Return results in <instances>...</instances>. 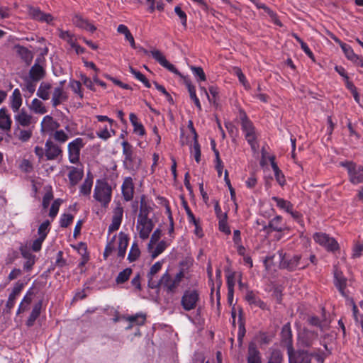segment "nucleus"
Segmentation results:
<instances>
[{
	"mask_svg": "<svg viewBox=\"0 0 363 363\" xmlns=\"http://www.w3.org/2000/svg\"><path fill=\"white\" fill-rule=\"evenodd\" d=\"M34 126L22 128L17 126L14 129L15 137L21 142L28 141L33 135Z\"/></svg>",
	"mask_w": 363,
	"mask_h": 363,
	"instance_id": "18",
	"label": "nucleus"
},
{
	"mask_svg": "<svg viewBox=\"0 0 363 363\" xmlns=\"http://www.w3.org/2000/svg\"><path fill=\"white\" fill-rule=\"evenodd\" d=\"M272 200L276 201L277 206L281 209L285 210L286 212H291V210L293 209V205L290 201L276 196L272 197Z\"/></svg>",
	"mask_w": 363,
	"mask_h": 363,
	"instance_id": "43",
	"label": "nucleus"
},
{
	"mask_svg": "<svg viewBox=\"0 0 363 363\" xmlns=\"http://www.w3.org/2000/svg\"><path fill=\"white\" fill-rule=\"evenodd\" d=\"M203 90L204 91L206 96L208 97L209 102L215 104L216 101L217 96L218 94V88L215 87V86L209 87V92L211 94L212 97H211L208 95V94L205 88H203Z\"/></svg>",
	"mask_w": 363,
	"mask_h": 363,
	"instance_id": "57",
	"label": "nucleus"
},
{
	"mask_svg": "<svg viewBox=\"0 0 363 363\" xmlns=\"http://www.w3.org/2000/svg\"><path fill=\"white\" fill-rule=\"evenodd\" d=\"M28 9V15L33 20L48 23H50L53 20L52 16L50 13H43L39 8L29 6Z\"/></svg>",
	"mask_w": 363,
	"mask_h": 363,
	"instance_id": "11",
	"label": "nucleus"
},
{
	"mask_svg": "<svg viewBox=\"0 0 363 363\" xmlns=\"http://www.w3.org/2000/svg\"><path fill=\"white\" fill-rule=\"evenodd\" d=\"M17 126L28 128L33 123V118L31 115L28 114L26 111L23 108L18 111V113L14 116Z\"/></svg>",
	"mask_w": 363,
	"mask_h": 363,
	"instance_id": "12",
	"label": "nucleus"
},
{
	"mask_svg": "<svg viewBox=\"0 0 363 363\" xmlns=\"http://www.w3.org/2000/svg\"><path fill=\"white\" fill-rule=\"evenodd\" d=\"M342 77L344 78L345 82V86L346 88L351 92L352 94L355 101L359 104V105H362V103L360 102V96L357 91V89L355 86L353 84L352 82L349 80V78L347 75H345L343 72L342 71Z\"/></svg>",
	"mask_w": 363,
	"mask_h": 363,
	"instance_id": "29",
	"label": "nucleus"
},
{
	"mask_svg": "<svg viewBox=\"0 0 363 363\" xmlns=\"http://www.w3.org/2000/svg\"><path fill=\"white\" fill-rule=\"evenodd\" d=\"M289 363H310L311 356L305 351L294 352L292 347L288 349Z\"/></svg>",
	"mask_w": 363,
	"mask_h": 363,
	"instance_id": "10",
	"label": "nucleus"
},
{
	"mask_svg": "<svg viewBox=\"0 0 363 363\" xmlns=\"http://www.w3.org/2000/svg\"><path fill=\"white\" fill-rule=\"evenodd\" d=\"M192 153L194 155L195 160L196 161V162L199 163L201 160V150H200V145L197 140V134L196 133H195V139H194V142Z\"/></svg>",
	"mask_w": 363,
	"mask_h": 363,
	"instance_id": "54",
	"label": "nucleus"
},
{
	"mask_svg": "<svg viewBox=\"0 0 363 363\" xmlns=\"http://www.w3.org/2000/svg\"><path fill=\"white\" fill-rule=\"evenodd\" d=\"M163 286L167 293H175L177 284L172 280L170 274L168 272L164 273L162 277L159 279V287Z\"/></svg>",
	"mask_w": 363,
	"mask_h": 363,
	"instance_id": "13",
	"label": "nucleus"
},
{
	"mask_svg": "<svg viewBox=\"0 0 363 363\" xmlns=\"http://www.w3.org/2000/svg\"><path fill=\"white\" fill-rule=\"evenodd\" d=\"M45 71L38 64H35L30 69L29 75L33 81H39L44 77Z\"/></svg>",
	"mask_w": 363,
	"mask_h": 363,
	"instance_id": "27",
	"label": "nucleus"
},
{
	"mask_svg": "<svg viewBox=\"0 0 363 363\" xmlns=\"http://www.w3.org/2000/svg\"><path fill=\"white\" fill-rule=\"evenodd\" d=\"M30 108L35 113L44 114L47 112V109L43 105V103L38 99H34L30 106Z\"/></svg>",
	"mask_w": 363,
	"mask_h": 363,
	"instance_id": "39",
	"label": "nucleus"
},
{
	"mask_svg": "<svg viewBox=\"0 0 363 363\" xmlns=\"http://www.w3.org/2000/svg\"><path fill=\"white\" fill-rule=\"evenodd\" d=\"M219 229L225 234H230V230L227 224V214L224 213L223 218L219 219Z\"/></svg>",
	"mask_w": 363,
	"mask_h": 363,
	"instance_id": "60",
	"label": "nucleus"
},
{
	"mask_svg": "<svg viewBox=\"0 0 363 363\" xmlns=\"http://www.w3.org/2000/svg\"><path fill=\"white\" fill-rule=\"evenodd\" d=\"M162 235V230L160 228H157L152 233L150 242L148 243L147 248L149 251L153 249L154 245L160 240Z\"/></svg>",
	"mask_w": 363,
	"mask_h": 363,
	"instance_id": "51",
	"label": "nucleus"
},
{
	"mask_svg": "<svg viewBox=\"0 0 363 363\" xmlns=\"http://www.w3.org/2000/svg\"><path fill=\"white\" fill-rule=\"evenodd\" d=\"M342 77L344 78L345 82V86L346 88L351 92L352 94L355 101L359 104V105H362V103L360 102V96L357 91V89L355 86L353 84L352 82L349 80V78L347 75H345L343 72L342 71Z\"/></svg>",
	"mask_w": 363,
	"mask_h": 363,
	"instance_id": "30",
	"label": "nucleus"
},
{
	"mask_svg": "<svg viewBox=\"0 0 363 363\" xmlns=\"http://www.w3.org/2000/svg\"><path fill=\"white\" fill-rule=\"evenodd\" d=\"M281 221V218L280 216H277L273 218L269 223V228H271L273 230L281 232L283 230L284 228L280 225Z\"/></svg>",
	"mask_w": 363,
	"mask_h": 363,
	"instance_id": "56",
	"label": "nucleus"
},
{
	"mask_svg": "<svg viewBox=\"0 0 363 363\" xmlns=\"http://www.w3.org/2000/svg\"><path fill=\"white\" fill-rule=\"evenodd\" d=\"M59 126V123L54 120L50 116H45L41 123L42 130L44 132L54 131L57 130Z\"/></svg>",
	"mask_w": 363,
	"mask_h": 363,
	"instance_id": "23",
	"label": "nucleus"
},
{
	"mask_svg": "<svg viewBox=\"0 0 363 363\" xmlns=\"http://www.w3.org/2000/svg\"><path fill=\"white\" fill-rule=\"evenodd\" d=\"M22 105V97L20 90L15 89L11 96V107L13 112H18Z\"/></svg>",
	"mask_w": 363,
	"mask_h": 363,
	"instance_id": "26",
	"label": "nucleus"
},
{
	"mask_svg": "<svg viewBox=\"0 0 363 363\" xmlns=\"http://www.w3.org/2000/svg\"><path fill=\"white\" fill-rule=\"evenodd\" d=\"M245 299L250 304H255L260 308L264 307V302L259 299H257L255 295L251 291H247L245 296Z\"/></svg>",
	"mask_w": 363,
	"mask_h": 363,
	"instance_id": "46",
	"label": "nucleus"
},
{
	"mask_svg": "<svg viewBox=\"0 0 363 363\" xmlns=\"http://www.w3.org/2000/svg\"><path fill=\"white\" fill-rule=\"evenodd\" d=\"M73 24L78 28L85 29L91 33L96 30V28L93 24L90 23L87 19L84 18L82 16L76 14L72 19Z\"/></svg>",
	"mask_w": 363,
	"mask_h": 363,
	"instance_id": "22",
	"label": "nucleus"
},
{
	"mask_svg": "<svg viewBox=\"0 0 363 363\" xmlns=\"http://www.w3.org/2000/svg\"><path fill=\"white\" fill-rule=\"evenodd\" d=\"M318 338V334L307 328H303L299 335V340L303 345L310 347L313 345L314 340Z\"/></svg>",
	"mask_w": 363,
	"mask_h": 363,
	"instance_id": "17",
	"label": "nucleus"
},
{
	"mask_svg": "<svg viewBox=\"0 0 363 363\" xmlns=\"http://www.w3.org/2000/svg\"><path fill=\"white\" fill-rule=\"evenodd\" d=\"M49 225H50V221L45 220L39 226V228L38 229V233L39 235V237H41L42 238L45 239L47 234L49 231V230H48Z\"/></svg>",
	"mask_w": 363,
	"mask_h": 363,
	"instance_id": "59",
	"label": "nucleus"
},
{
	"mask_svg": "<svg viewBox=\"0 0 363 363\" xmlns=\"http://www.w3.org/2000/svg\"><path fill=\"white\" fill-rule=\"evenodd\" d=\"M363 252V243L357 242L352 248V256L353 258L359 257Z\"/></svg>",
	"mask_w": 363,
	"mask_h": 363,
	"instance_id": "64",
	"label": "nucleus"
},
{
	"mask_svg": "<svg viewBox=\"0 0 363 363\" xmlns=\"http://www.w3.org/2000/svg\"><path fill=\"white\" fill-rule=\"evenodd\" d=\"M122 193L125 201H128L133 199L134 194V184L131 177L125 178L122 184Z\"/></svg>",
	"mask_w": 363,
	"mask_h": 363,
	"instance_id": "19",
	"label": "nucleus"
},
{
	"mask_svg": "<svg viewBox=\"0 0 363 363\" xmlns=\"http://www.w3.org/2000/svg\"><path fill=\"white\" fill-rule=\"evenodd\" d=\"M65 82H61L60 86L54 89L52 97V104L53 107L65 102L68 99V95L63 89Z\"/></svg>",
	"mask_w": 363,
	"mask_h": 363,
	"instance_id": "9",
	"label": "nucleus"
},
{
	"mask_svg": "<svg viewBox=\"0 0 363 363\" xmlns=\"http://www.w3.org/2000/svg\"><path fill=\"white\" fill-rule=\"evenodd\" d=\"M352 311V316L357 324H359L363 330V315L359 312L357 307L355 309H351Z\"/></svg>",
	"mask_w": 363,
	"mask_h": 363,
	"instance_id": "63",
	"label": "nucleus"
},
{
	"mask_svg": "<svg viewBox=\"0 0 363 363\" xmlns=\"http://www.w3.org/2000/svg\"><path fill=\"white\" fill-rule=\"evenodd\" d=\"M52 137L55 140L59 142L60 143H64L68 140V135L65 133L62 130H56L53 133Z\"/></svg>",
	"mask_w": 363,
	"mask_h": 363,
	"instance_id": "55",
	"label": "nucleus"
},
{
	"mask_svg": "<svg viewBox=\"0 0 363 363\" xmlns=\"http://www.w3.org/2000/svg\"><path fill=\"white\" fill-rule=\"evenodd\" d=\"M117 31L119 33L124 35L125 40L130 43V45L133 48H136L134 38L126 26L123 24L119 25L117 28Z\"/></svg>",
	"mask_w": 363,
	"mask_h": 363,
	"instance_id": "31",
	"label": "nucleus"
},
{
	"mask_svg": "<svg viewBox=\"0 0 363 363\" xmlns=\"http://www.w3.org/2000/svg\"><path fill=\"white\" fill-rule=\"evenodd\" d=\"M59 37L67 41L71 46L75 43L76 38L75 36L71 33L69 31H65L61 29H59Z\"/></svg>",
	"mask_w": 363,
	"mask_h": 363,
	"instance_id": "45",
	"label": "nucleus"
},
{
	"mask_svg": "<svg viewBox=\"0 0 363 363\" xmlns=\"http://www.w3.org/2000/svg\"><path fill=\"white\" fill-rule=\"evenodd\" d=\"M154 225V223L150 218H138L136 228L139 237L143 240L147 239Z\"/></svg>",
	"mask_w": 363,
	"mask_h": 363,
	"instance_id": "7",
	"label": "nucleus"
},
{
	"mask_svg": "<svg viewBox=\"0 0 363 363\" xmlns=\"http://www.w3.org/2000/svg\"><path fill=\"white\" fill-rule=\"evenodd\" d=\"M247 363H262L261 353L255 342H250L247 350Z\"/></svg>",
	"mask_w": 363,
	"mask_h": 363,
	"instance_id": "20",
	"label": "nucleus"
},
{
	"mask_svg": "<svg viewBox=\"0 0 363 363\" xmlns=\"http://www.w3.org/2000/svg\"><path fill=\"white\" fill-rule=\"evenodd\" d=\"M83 171L76 167H72L68 177L72 185H76L83 177Z\"/></svg>",
	"mask_w": 363,
	"mask_h": 363,
	"instance_id": "37",
	"label": "nucleus"
},
{
	"mask_svg": "<svg viewBox=\"0 0 363 363\" xmlns=\"http://www.w3.org/2000/svg\"><path fill=\"white\" fill-rule=\"evenodd\" d=\"M18 54L20 57L27 63L30 64L33 60V55L31 51H30L28 48L17 45L16 46Z\"/></svg>",
	"mask_w": 363,
	"mask_h": 363,
	"instance_id": "36",
	"label": "nucleus"
},
{
	"mask_svg": "<svg viewBox=\"0 0 363 363\" xmlns=\"http://www.w3.org/2000/svg\"><path fill=\"white\" fill-rule=\"evenodd\" d=\"M240 118L242 121V130L245 133L254 130L252 123L248 120L246 113L243 111H240Z\"/></svg>",
	"mask_w": 363,
	"mask_h": 363,
	"instance_id": "41",
	"label": "nucleus"
},
{
	"mask_svg": "<svg viewBox=\"0 0 363 363\" xmlns=\"http://www.w3.org/2000/svg\"><path fill=\"white\" fill-rule=\"evenodd\" d=\"M251 2L255 4L257 9H263L268 15L270 16L272 21L277 26H282V23L279 20L278 16L276 13H274L272 10H271L268 6H267L264 4H262L258 2L257 0H250Z\"/></svg>",
	"mask_w": 363,
	"mask_h": 363,
	"instance_id": "25",
	"label": "nucleus"
},
{
	"mask_svg": "<svg viewBox=\"0 0 363 363\" xmlns=\"http://www.w3.org/2000/svg\"><path fill=\"white\" fill-rule=\"evenodd\" d=\"M52 86L50 83L42 82L38 89L37 96L43 100H48L50 98V90Z\"/></svg>",
	"mask_w": 363,
	"mask_h": 363,
	"instance_id": "34",
	"label": "nucleus"
},
{
	"mask_svg": "<svg viewBox=\"0 0 363 363\" xmlns=\"http://www.w3.org/2000/svg\"><path fill=\"white\" fill-rule=\"evenodd\" d=\"M167 247V244L164 241H160L155 249L152 251V250L150 251L152 252V257L154 259L157 257L160 254H161Z\"/></svg>",
	"mask_w": 363,
	"mask_h": 363,
	"instance_id": "61",
	"label": "nucleus"
},
{
	"mask_svg": "<svg viewBox=\"0 0 363 363\" xmlns=\"http://www.w3.org/2000/svg\"><path fill=\"white\" fill-rule=\"evenodd\" d=\"M342 167H344L347 170L350 180L354 184L363 183V167L357 166L353 162H342Z\"/></svg>",
	"mask_w": 363,
	"mask_h": 363,
	"instance_id": "4",
	"label": "nucleus"
},
{
	"mask_svg": "<svg viewBox=\"0 0 363 363\" xmlns=\"http://www.w3.org/2000/svg\"><path fill=\"white\" fill-rule=\"evenodd\" d=\"M186 85L187 86L188 91L190 94L191 99L194 101L195 105L199 108V110H201V106L199 101V99L197 98L196 94V89L194 86H193L189 81L185 82Z\"/></svg>",
	"mask_w": 363,
	"mask_h": 363,
	"instance_id": "44",
	"label": "nucleus"
},
{
	"mask_svg": "<svg viewBox=\"0 0 363 363\" xmlns=\"http://www.w3.org/2000/svg\"><path fill=\"white\" fill-rule=\"evenodd\" d=\"M128 245V238L126 235L121 233L119 237V243H118V256L121 257H124L126 252V248Z\"/></svg>",
	"mask_w": 363,
	"mask_h": 363,
	"instance_id": "35",
	"label": "nucleus"
},
{
	"mask_svg": "<svg viewBox=\"0 0 363 363\" xmlns=\"http://www.w3.org/2000/svg\"><path fill=\"white\" fill-rule=\"evenodd\" d=\"M124 164L128 169H135L139 166V160L133 155H130V159L125 157Z\"/></svg>",
	"mask_w": 363,
	"mask_h": 363,
	"instance_id": "47",
	"label": "nucleus"
},
{
	"mask_svg": "<svg viewBox=\"0 0 363 363\" xmlns=\"http://www.w3.org/2000/svg\"><path fill=\"white\" fill-rule=\"evenodd\" d=\"M125 319L130 322V325L126 329H130L133 325H142L145 323L146 315L143 313H138L135 315H129Z\"/></svg>",
	"mask_w": 363,
	"mask_h": 363,
	"instance_id": "33",
	"label": "nucleus"
},
{
	"mask_svg": "<svg viewBox=\"0 0 363 363\" xmlns=\"http://www.w3.org/2000/svg\"><path fill=\"white\" fill-rule=\"evenodd\" d=\"M123 209L120 205L114 208L112 223L108 227L109 232L116 231L119 228L123 218Z\"/></svg>",
	"mask_w": 363,
	"mask_h": 363,
	"instance_id": "16",
	"label": "nucleus"
},
{
	"mask_svg": "<svg viewBox=\"0 0 363 363\" xmlns=\"http://www.w3.org/2000/svg\"><path fill=\"white\" fill-rule=\"evenodd\" d=\"M314 240L320 245L324 247L328 251L334 252L338 250L339 244L333 238L325 233H316L313 235Z\"/></svg>",
	"mask_w": 363,
	"mask_h": 363,
	"instance_id": "5",
	"label": "nucleus"
},
{
	"mask_svg": "<svg viewBox=\"0 0 363 363\" xmlns=\"http://www.w3.org/2000/svg\"><path fill=\"white\" fill-rule=\"evenodd\" d=\"M84 145L83 140L80 138L68 144L69 160L71 163L76 164L79 162L80 151Z\"/></svg>",
	"mask_w": 363,
	"mask_h": 363,
	"instance_id": "6",
	"label": "nucleus"
},
{
	"mask_svg": "<svg viewBox=\"0 0 363 363\" xmlns=\"http://www.w3.org/2000/svg\"><path fill=\"white\" fill-rule=\"evenodd\" d=\"M130 121L132 125L134 127V132L139 134L140 135H143L145 133V128L143 125L138 122V117L134 113L130 114Z\"/></svg>",
	"mask_w": 363,
	"mask_h": 363,
	"instance_id": "42",
	"label": "nucleus"
},
{
	"mask_svg": "<svg viewBox=\"0 0 363 363\" xmlns=\"http://www.w3.org/2000/svg\"><path fill=\"white\" fill-rule=\"evenodd\" d=\"M174 11L181 20L182 25L184 28L187 26V16L184 11H183L180 6H177L174 8Z\"/></svg>",
	"mask_w": 363,
	"mask_h": 363,
	"instance_id": "58",
	"label": "nucleus"
},
{
	"mask_svg": "<svg viewBox=\"0 0 363 363\" xmlns=\"http://www.w3.org/2000/svg\"><path fill=\"white\" fill-rule=\"evenodd\" d=\"M239 332H238V340H242L245 334V328L244 320L242 319V308L239 309Z\"/></svg>",
	"mask_w": 363,
	"mask_h": 363,
	"instance_id": "53",
	"label": "nucleus"
},
{
	"mask_svg": "<svg viewBox=\"0 0 363 363\" xmlns=\"http://www.w3.org/2000/svg\"><path fill=\"white\" fill-rule=\"evenodd\" d=\"M93 184V178L88 174L87 177L84 179L83 184L80 186V193L84 196L89 195Z\"/></svg>",
	"mask_w": 363,
	"mask_h": 363,
	"instance_id": "40",
	"label": "nucleus"
},
{
	"mask_svg": "<svg viewBox=\"0 0 363 363\" xmlns=\"http://www.w3.org/2000/svg\"><path fill=\"white\" fill-rule=\"evenodd\" d=\"M74 216L71 214H63L60 219V226L67 228L73 221Z\"/></svg>",
	"mask_w": 363,
	"mask_h": 363,
	"instance_id": "62",
	"label": "nucleus"
},
{
	"mask_svg": "<svg viewBox=\"0 0 363 363\" xmlns=\"http://www.w3.org/2000/svg\"><path fill=\"white\" fill-rule=\"evenodd\" d=\"M283 355L279 350H274L267 362V363H283Z\"/></svg>",
	"mask_w": 363,
	"mask_h": 363,
	"instance_id": "52",
	"label": "nucleus"
},
{
	"mask_svg": "<svg viewBox=\"0 0 363 363\" xmlns=\"http://www.w3.org/2000/svg\"><path fill=\"white\" fill-rule=\"evenodd\" d=\"M132 273V269L130 268H126L122 272H121L118 277L116 279V281L117 284H123L128 280L130 274Z\"/></svg>",
	"mask_w": 363,
	"mask_h": 363,
	"instance_id": "49",
	"label": "nucleus"
},
{
	"mask_svg": "<svg viewBox=\"0 0 363 363\" xmlns=\"http://www.w3.org/2000/svg\"><path fill=\"white\" fill-rule=\"evenodd\" d=\"M342 50H343L348 60H351L357 66H363V59L354 54L349 45L342 43Z\"/></svg>",
	"mask_w": 363,
	"mask_h": 363,
	"instance_id": "24",
	"label": "nucleus"
},
{
	"mask_svg": "<svg viewBox=\"0 0 363 363\" xmlns=\"http://www.w3.org/2000/svg\"><path fill=\"white\" fill-rule=\"evenodd\" d=\"M199 301V291L194 289H189L184 291L181 299V305L185 311H189L196 308Z\"/></svg>",
	"mask_w": 363,
	"mask_h": 363,
	"instance_id": "3",
	"label": "nucleus"
},
{
	"mask_svg": "<svg viewBox=\"0 0 363 363\" xmlns=\"http://www.w3.org/2000/svg\"><path fill=\"white\" fill-rule=\"evenodd\" d=\"M41 307H42L41 301H39L34 305L33 310L31 311V313L26 321L27 326L30 327V326L33 325L35 320L38 318V316L40 314Z\"/></svg>",
	"mask_w": 363,
	"mask_h": 363,
	"instance_id": "32",
	"label": "nucleus"
},
{
	"mask_svg": "<svg viewBox=\"0 0 363 363\" xmlns=\"http://www.w3.org/2000/svg\"><path fill=\"white\" fill-rule=\"evenodd\" d=\"M111 193V187L105 180L99 179L96 181L94 197L96 201L100 202L102 206H106L110 202Z\"/></svg>",
	"mask_w": 363,
	"mask_h": 363,
	"instance_id": "1",
	"label": "nucleus"
},
{
	"mask_svg": "<svg viewBox=\"0 0 363 363\" xmlns=\"http://www.w3.org/2000/svg\"><path fill=\"white\" fill-rule=\"evenodd\" d=\"M23 283H21L19 281L16 282L11 293L10 294L7 303L6 304V312L10 313L11 309L14 306L15 300L17 296L21 293V290L23 288Z\"/></svg>",
	"mask_w": 363,
	"mask_h": 363,
	"instance_id": "15",
	"label": "nucleus"
},
{
	"mask_svg": "<svg viewBox=\"0 0 363 363\" xmlns=\"http://www.w3.org/2000/svg\"><path fill=\"white\" fill-rule=\"evenodd\" d=\"M11 126V119L5 108L0 109V128L9 130Z\"/></svg>",
	"mask_w": 363,
	"mask_h": 363,
	"instance_id": "28",
	"label": "nucleus"
},
{
	"mask_svg": "<svg viewBox=\"0 0 363 363\" xmlns=\"http://www.w3.org/2000/svg\"><path fill=\"white\" fill-rule=\"evenodd\" d=\"M135 49H138L139 51L143 52L144 54L147 55L150 53L152 57L163 67L168 69L169 72L174 73L177 75H181L179 71L172 65L171 64L163 55V53L157 49L152 50L150 52L147 50L143 47H137Z\"/></svg>",
	"mask_w": 363,
	"mask_h": 363,
	"instance_id": "2",
	"label": "nucleus"
},
{
	"mask_svg": "<svg viewBox=\"0 0 363 363\" xmlns=\"http://www.w3.org/2000/svg\"><path fill=\"white\" fill-rule=\"evenodd\" d=\"M45 147L47 160H56L59 156H62V148L50 139L46 141Z\"/></svg>",
	"mask_w": 363,
	"mask_h": 363,
	"instance_id": "8",
	"label": "nucleus"
},
{
	"mask_svg": "<svg viewBox=\"0 0 363 363\" xmlns=\"http://www.w3.org/2000/svg\"><path fill=\"white\" fill-rule=\"evenodd\" d=\"M151 209V207H150L146 203L145 197L143 196L140 199V213L138 214V218H149L148 215Z\"/></svg>",
	"mask_w": 363,
	"mask_h": 363,
	"instance_id": "38",
	"label": "nucleus"
},
{
	"mask_svg": "<svg viewBox=\"0 0 363 363\" xmlns=\"http://www.w3.org/2000/svg\"><path fill=\"white\" fill-rule=\"evenodd\" d=\"M301 256L294 255L293 257L286 256V255L281 260V266L289 270H294L298 267Z\"/></svg>",
	"mask_w": 363,
	"mask_h": 363,
	"instance_id": "21",
	"label": "nucleus"
},
{
	"mask_svg": "<svg viewBox=\"0 0 363 363\" xmlns=\"http://www.w3.org/2000/svg\"><path fill=\"white\" fill-rule=\"evenodd\" d=\"M162 263L160 262H157L154 264L147 274L148 278V287L151 289H157L159 288V279H155V274L161 269Z\"/></svg>",
	"mask_w": 363,
	"mask_h": 363,
	"instance_id": "14",
	"label": "nucleus"
},
{
	"mask_svg": "<svg viewBox=\"0 0 363 363\" xmlns=\"http://www.w3.org/2000/svg\"><path fill=\"white\" fill-rule=\"evenodd\" d=\"M245 138L249 144L250 145L253 152H257L258 149V145L257 143L256 142V135L255 133V130L247 132V133H245Z\"/></svg>",
	"mask_w": 363,
	"mask_h": 363,
	"instance_id": "48",
	"label": "nucleus"
},
{
	"mask_svg": "<svg viewBox=\"0 0 363 363\" xmlns=\"http://www.w3.org/2000/svg\"><path fill=\"white\" fill-rule=\"evenodd\" d=\"M140 255V251L138 247V245L136 242H134L132 245L131 249L129 252L128 259L130 262H134L139 257Z\"/></svg>",
	"mask_w": 363,
	"mask_h": 363,
	"instance_id": "50",
	"label": "nucleus"
}]
</instances>
